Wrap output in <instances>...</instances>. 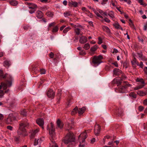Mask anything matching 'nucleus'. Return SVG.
Here are the masks:
<instances>
[{"label": "nucleus", "instance_id": "obj_1", "mask_svg": "<svg viewBox=\"0 0 147 147\" xmlns=\"http://www.w3.org/2000/svg\"><path fill=\"white\" fill-rule=\"evenodd\" d=\"M29 126L28 123L26 122H22L19 124V127L17 131V133L18 135H22L25 136L28 135L25 127Z\"/></svg>", "mask_w": 147, "mask_h": 147}, {"label": "nucleus", "instance_id": "obj_2", "mask_svg": "<svg viewBox=\"0 0 147 147\" xmlns=\"http://www.w3.org/2000/svg\"><path fill=\"white\" fill-rule=\"evenodd\" d=\"M75 140V138L73 133L69 132L66 135L63 142L66 144L69 143L74 142Z\"/></svg>", "mask_w": 147, "mask_h": 147}, {"label": "nucleus", "instance_id": "obj_3", "mask_svg": "<svg viewBox=\"0 0 147 147\" xmlns=\"http://www.w3.org/2000/svg\"><path fill=\"white\" fill-rule=\"evenodd\" d=\"M87 137V135L86 132H84L79 135V139H82V141L81 142H80L79 145V147H86L84 141Z\"/></svg>", "mask_w": 147, "mask_h": 147}, {"label": "nucleus", "instance_id": "obj_4", "mask_svg": "<svg viewBox=\"0 0 147 147\" xmlns=\"http://www.w3.org/2000/svg\"><path fill=\"white\" fill-rule=\"evenodd\" d=\"M9 78L8 80L7 81L6 83H2V85L3 88L5 90L6 89L7 87H10L12 85V82L13 81V79L11 76H9Z\"/></svg>", "mask_w": 147, "mask_h": 147}, {"label": "nucleus", "instance_id": "obj_5", "mask_svg": "<svg viewBox=\"0 0 147 147\" xmlns=\"http://www.w3.org/2000/svg\"><path fill=\"white\" fill-rule=\"evenodd\" d=\"M102 59V57L101 55H99L98 56H95L93 59V63L95 65H98L102 62L101 60Z\"/></svg>", "mask_w": 147, "mask_h": 147}, {"label": "nucleus", "instance_id": "obj_6", "mask_svg": "<svg viewBox=\"0 0 147 147\" xmlns=\"http://www.w3.org/2000/svg\"><path fill=\"white\" fill-rule=\"evenodd\" d=\"M125 83V84L124 86H121L119 87V90L120 92L123 93L125 92L128 88L131 86V84L126 82Z\"/></svg>", "mask_w": 147, "mask_h": 147}, {"label": "nucleus", "instance_id": "obj_7", "mask_svg": "<svg viewBox=\"0 0 147 147\" xmlns=\"http://www.w3.org/2000/svg\"><path fill=\"white\" fill-rule=\"evenodd\" d=\"M16 119V117L12 114H10L6 120V123L9 124H11Z\"/></svg>", "mask_w": 147, "mask_h": 147}, {"label": "nucleus", "instance_id": "obj_8", "mask_svg": "<svg viewBox=\"0 0 147 147\" xmlns=\"http://www.w3.org/2000/svg\"><path fill=\"white\" fill-rule=\"evenodd\" d=\"M75 33L77 35H82V33L81 31V30L79 27H82L81 25H79L78 26L74 25Z\"/></svg>", "mask_w": 147, "mask_h": 147}, {"label": "nucleus", "instance_id": "obj_9", "mask_svg": "<svg viewBox=\"0 0 147 147\" xmlns=\"http://www.w3.org/2000/svg\"><path fill=\"white\" fill-rule=\"evenodd\" d=\"M51 127L49 129V134L52 138L54 137L55 136V128L53 123H50Z\"/></svg>", "mask_w": 147, "mask_h": 147}, {"label": "nucleus", "instance_id": "obj_10", "mask_svg": "<svg viewBox=\"0 0 147 147\" xmlns=\"http://www.w3.org/2000/svg\"><path fill=\"white\" fill-rule=\"evenodd\" d=\"M92 9L94 13L98 17H99L101 18H103V17L101 15H103V12L102 10L99 9L98 10L96 11L94 8Z\"/></svg>", "mask_w": 147, "mask_h": 147}, {"label": "nucleus", "instance_id": "obj_11", "mask_svg": "<svg viewBox=\"0 0 147 147\" xmlns=\"http://www.w3.org/2000/svg\"><path fill=\"white\" fill-rule=\"evenodd\" d=\"M55 93L51 89L48 90L47 92V95L49 98H53L55 96Z\"/></svg>", "mask_w": 147, "mask_h": 147}, {"label": "nucleus", "instance_id": "obj_12", "mask_svg": "<svg viewBox=\"0 0 147 147\" xmlns=\"http://www.w3.org/2000/svg\"><path fill=\"white\" fill-rule=\"evenodd\" d=\"M138 85L134 88V90H136L142 88L145 85L144 82H141L138 83Z\"/></svg>", "mask_w": 147, "mask_h": 147}, {"label": "nucleus", "instance_id": "obj_13", "mask_svg": "<svg viewBox=\"0 0 147 147\" xmlns=\"http://www.w3.org/2000/svg\"><path fill=\"white\" fill-rule=\"evenodd\" d=\"M36 122L43 129H44L43 125L44 124V122L42 119L40 118L37 119L36 120Z\"/></svg>", "mask_w": 147, "mask_h": 147}, {"label": "nucleus", "instance_id": "obj_14", "mask_svg": "<svg viewBox=\"0 0 147 147\" xmlns=\"http://www.w3.org/2000/svg\"><path fill=\"white\" fill-rule=\"evenodd\" d=\"M100 126L97 125L95 126L94 133L96 135L98 136L100 132Z\"/></svg>", "mask_w": 147, "mask_h": 147}, {"label": "nucleus", "instance_id": "obj_15", "mask_svg": "<svg viewBox=\"0 0 147 147\" xmlns=\"http://www.w3.org/2000/svg\"><path fill=\"white\" fill-rule=\"evenodd\" d=\"M57 128H59L60 129L62 128L63 125V123L59 119H58L57 121Z\"/></svg>", "mask_w": 147, "mask_h": 147}, {"label": "nucleus", "instance_id": "obj_16", "mask_svg": "<svg viewBox=\"0 0 147 147\" xmlns=\"http://www.w3.org/2000/svg\"><path fill=\"white\" fill-rule=\"evenodd\" d=\"M87 41V38L86 37L83 36L80 38V42L81 44H84Z\"/></svg>", "mask_w": 147, "mask_h": 147}, {"label": "nucleus", "instance_id": "obj_17", "mask_svg": "<svg viewBox=\"0 0 147 147\" xmlns=\"http://www.w3.org/2000/svg\"><path fill=\"white\" fill-rule=\"evenodd\" d=\"M9 76L10 75H8L7 74H3V71L0 70V78H5L6 77L7 78H9Z\"/></svg>", "mask_w": 147, "mask_h": 147}, {"label": "nucleus", "instance_id": "obj_18", "mask_svg": "<svg viewBox=\"0 0 147 147\" xmlns=\"http://www.w3.org/2000/svg\"><path fill=\"white\" fill-rule=\"evenodd\" d=\"M36 16L38 18H41L43 16L42 13L40 11H38L36 12Z\"/></svg>", "mask_w": 147, "mask_h": 147}, {"label": "nucleus", "instance_id": "obj_19", "mask_svg": "<svg viewBox=\"0 0 147 147\" xmlns=\"http://www.w3.org/2000/svg\"><path fill=\"white\" fill-rule=\"evenodd\" d=\"M86 110V108L85 107H83L78 109V113L79 115H81L83 114Z\"/></svg>", "mask_w": 147, "mask_h": 147}, {"label": "nucleus", "instance_id": "obj_20", "mask_svg": "<svg viewBox=\"0 0 147 147\" xmlns=\"http://www.w3.org/2000/svg\"><path fill=\"white\" fill-rule=\"evenodd\" d=\"M113 72L115 75L119 76L121 73L122 71L121 70L119 69H115L113 70Z\"/></svg>", "mask_w": 147, "mask_h": 147}, {"label": "nucleus", "instance_id": "obj_21", "mask_svg": "<svg viewBox=\"0 0 147 147\" xmlns=\"http://www.w3.org/2000/svg\"><path fill=\"white\" fill-rule=\"evenodd\" d=\"M137 55L139 58L140 60H145V58L144 56H143L142 53H138Z\"/></svg>", "mask_w": 147, "mask_h": 147}, {"label": "nucleus", "instance_id": "obj_22", "mask_svg": "<svg viewBox=\"0 0 147 147\" xmlns=\"http://www.w3.org/2000/svg\"><path fill=\"white\" fill-rule=\"evenodd\" d=\"M39 131V128H38L32 131L31 132V137L33 138L36 135V134Z\"/></svg>", "mask_w": 147, "mask_h": 147}, {"label": "nucleus", "instance_id": "obj_23", "mask_svg": "<svg viewBox=\"0 0 147 147\" xmlns=\"http://www.w3.org/2000/svg\"><path fill=\"white\" fill-rule=\"evenodd\" d=\"M123 113V110L120 108H118L116 111V113L119 116H121L122 115Z\"/></svg>", "mask_w": 147, "mask_h": 147}, {"label": "nucleus", "instance_id": "obj_24", "mask_svg": "<svg viewBox=\"0 0 147 147\" xmlns=\"http://www.w3.org/2000/svg\"><path fill=\"white\" fill-rule=\"evenodd\" d=\"M102 28L104 31H105L108 33H109L110 32V29L107 26H102Z\"/></svg>", "mask_w": 147, "mask_h": 147}, {"label": "nucleus", "instance_id": "obj_25", "mask_svg": "<svg viewBox=\"0 0 147 147\" xmlns=\"http://www.w3.org/2000/svg\"><path fill=\"white\" fill-rule=\"evenodd\" d=\"M43 140H42L41 138H40L39 139H36L34 142V145L36 146L38 145V143H40Z\"/></svg>", "mask_w": 147, "mask_h": 147}, {"label": "nucleus", "instance_id": "obj_26", "mask_svg": "<svg viewBox=\"0 0 147 147\" xmlns=\"http://www.w3.org/2000/svg\"><path fill=\"white\" fill-rule=\"evenodd\" d=\"M78 108L77 107H76L71 111V114L72 115H74L77 113L78 112Z\"/></svg>", "mask_w": 147, "mask_h": 147}, {"label": "nucleus", "instance_id": "obj_27", "mask_svg": "<svg viewBox=\"0 0 147 147\" xmlns=\"http://www.w3.org/2000/svg\"><path fill=\"white\" fill-rule=\"evenodd\" d=\"M137 94L140 96H143L146 95V92L141 90H139L137 92Z\"/></svg>", "mask_w": 147, "mask_h": 147}, {"label": "nucleus", "instance_id": "obj_28", "mask_svg": "<svg viewBox=\"0 0 147 147\" xmlns=\"http://www.w3.org/2000/svg\"><path fill=\"white\" fill-rule=\"evenodd\" d=\"M63 15L65 18L68 17L69 16H71L72 14L70 11H67L64 13Z\"/></svg>", "mask_w": 147, "mask_h": 147}, {"label": "nucleus", "instance_id": "obj_29", "mask_svg": "<svg viewBox=\"0 0 147 147\" xmlns=\"http://www.w3.org/2000/svg\"><path fill=\"white\" fill-rule=\"evenodd\" d=\"M114 26L116 28L121 29L122 30V28L118 23H115L114 24Z\"/></svg>", "mask_w": 147, "mask_h": 147}, {"label": "nucleus", "instance_id": "obj_30", "mask_svg": "<svg viewBox=\"0 0 147 147\" xmlns=\"http://www.w3.org/2000/svg\"><path fill=\"white\" fill-rule=\"evenodd\" d=\"M129 96L132 98H136V95L134 92H131L129 94Z\"/></svg>", "mask_w": 147, "mask_h": 147}, {"label": "nucleus", "instance_id": "obj_31", "mask_svg": "<svg viewBox=\"0 0 147 147\" xmlns=\"http://www.w3.org/2000/svg\"><path fill=\"white\" fill-rule=\"evenodd\" d=\"M132 65L137 64L138 65H139V63L137 62L136 59L135 57H134L133 60L131 61Z\"/></svg>", "mask_w": 147, "mask_h": 147}, {"label": "nucleus", "instance_id": "obj_32", "mask_svg": "<svg viewBox=\"0 0 147 147\" xmlns=\"http://www.w3.org/2000/svg\"><path fill=\"white\" fill-rule=\"evenodd\" d=\"M98 47L96 45H95L93 47H91L90 50L91 51H94L97 49Z\"/></svg>", "mask_w": 147, "mask_h": 147}, {"label": "nucleus", "instance_id": "obj_33", "mask_svg": "<svg viewBox=\"0 0 147 147\" xmlns=\"http://www.w3.org/2000/svg\"><path fill=\"white\" fill-rule=\"evenodd\" d=\"M90 47V46L89 43L85 44L83 47L84 49L85 50H87Z\"/></svg>", "mask_w": 147, "mask_h": 147}, {"label": "nucleus", "instance_id": "obj_34", "mask_svg": "<svg viewBox=\"0 0 147 147\" xmlns=\"http://www.w3.org/2000/svg\"><path fill=\"white\" fill-rule=\"evenodd\" d=\"M37 6L36 5L34 4H33L32 3L30 6L28 7L30 9H35V8H37Z\"/></svg>", "mask_w": 147, "mask_h": 147}, {"label": "nucleus", "instance_id": "obj_35", "mask_svg": "<svg viewBox=\"0 0 147 147\" xmlns=\"http://www.w3.org/2000/svg\"><path fill=\"white\" fill-rule=\"evenodd\" d=\"M69 4L73 5L75 7H77L78 5V3L77 2H73L72 1L69 2Z\"/></svg>", "mask_w": 147, "mask_h": 147}, {"label": "nucleus", "instance_id": "obj_36", "mask_svg": "<svg viewBox=\"0 0 147 147\" xmlns=\"http://www.w3.org/2000/svg\"><path fill=\"white\" fill-rule=\"evenodd\" d=\"M10 4L13 6H16L17 5L18 3L16 1H12L9 2Z\"/></svg>", "mask_w": 147, "mask_h": 147}, {"label": "nucleus", "instance_id": "obj_37", "mask_svg": "<svg viewBox=\"0 0 147 147\" xmlns=\"http://www.w3.org/2000/svg\"><path fill=\"white\" fill-rule=\"evenodd\" d=\"M50 147H58V146L55 143L54 141H52L51 143L50 144Z\"/></svg>", "mask_w": 147, "mask_h": 147}, {"label": "nucleus", "instance_id": "obj_38", "mask_svg": "<svg viewBox=\"0 0 147 147\" xmlns=\"http://www.w3.org/2000/svg\"><path fill=\"white\" fill-rule=\"evenodd\" d=\"M71 29L70 27L68 26L65 28L63 30V32L64 33H66L67 32Z\"/></svg>", "mask_w": 147, "mask_h": 147}, {"label": "nucleus", "instance_id": "obj_39", "mask_svg": "<svg viewBox=\"0 0 147 147\" xmlns=\"http://www.w3.org/2000/svg\"><path fill=\"white\" fill-rule=\"evenodd\" d=\"M21 114L23 116H26L27 115V112L26 110H22L21 111Z\"/></svg>", "mask_w": 147, "mask_h": 147}, {"label": "nucleus", "instance_id": "obj_40", "mask_svg": "<svg viewBox=\"0 0 147 147\" xmlns=\"http://www.w3.org/2000/svg\"><path fill=\"white\" fill-rule=\"evenodd\" d=\"M47 16L50 17H52L53 16V13L50 11H49L47 13Z\"/></svg>", "mask_w": 147, "mask_h": 147}, {"label": "nucleus", "instance_id": "obj_41", "mask_svg": "<svg viewBox=\"0 0 147 147\" xmlns=\"http://www.w3.org/2000/svg\"><path fill=\"white\" fill-rule=\"evenodd\" d=\"M108 15L111 18H114V13L112 11H111L109 13Z\"/></svg>", "mask_w": 147, "mask_h": 147}, {"label": "nucleus", "instance_id": "obj_42", "mask_svg": "<svg viewBox=\"0 0 147 147\" xmlns=\"http://www.w3.org/2000/svg\"><path fill=\"white\" fill-rule=\"evenodd\" d=\"M129 24L130 26L131 27L132 29L134 28V25L133 24L131 20V19H129Z\"/></svg>", "mask_w": 147, "mask_h": 147}, {"label": "nucleus", "instance_id": "obj_43", "mask_svg": "<svg viewBox=\"0 0 147 147\" xmlns=\"http://www.w3.org/2000/svg\"><path fill=\"white\" fill-rule=\"evenodd\" d=\"M85 13L91 18H92L93 17L92 14L89 11H88L87 12Z\"/></svg>", "mask_w": 147, "mask_h": 147}, {"label": "nucleus", "instance_id": "obj_44", "mask_svg": "<svg viewBox=\"0 0 147 147\" xmlns=\"http://www.w3.org/2000/svg\"><path fill=\"white\" fill-rule=\"evenodd\" d=\"M61 89H58V92L57 94V96L58 97H59V99L60 98L61 96Z\"/></svg>", "mask_w": 147, "mask_h": 147}, {"label": "nucleus", "instance_id": "obj_45", "mask_svg": "<svg viewBox=\"0 0 147 147\" xmlns=\"http://www.w3.org/2000/svg\"><path fill=\"white\" fill-rule=\"evenodd\" d=\"M30 28V26L29 25H24L23 26V28L26 30H27L29 28Z\"/></svg>", "mask_w": 147, "mask_h": 147}, {"label": "nucleus", "instance_id": "obj_46", "mask_svg": "<svg viewBox=\"0 0 147 147\" xmlns=\"http://www.w3.org/2000/svg\"><path fill=\"white\" fill-rule=\"evenodd\" d=\"M4 65L9 66L10 65V62L7 61H5L4 63Z\"/></svg>", "mask_w": 147, "mask_h": 147}, {"label": "nucleus", "instance_id": "obj_47", "mask_svg": "<svg viewBox=\"0 0 147 147\" xmlns=\"http://www.w3.org/2000/svg\"><path fill=\"white\" fill-rule=\"evenodd\" d=\"M117 82V86H118V85H120L121 84V82L120 81H117V80L115 79H114L113 81V83L114 82Z\"/></svg>", "mask_w": 147, "mask_h": 147}, {"label": "nucleus", "instance_id": "obj_48", "mask_svg": "<svg viewBox=\"0 0 147 147\" xmlns=\"http://www.w3.org/2000/svg\"><path fill=\"white\" fill-rule=\"evenodd\" d=\"M58 30V28L57 26H55L53 30V32H56Z\"/></svg>", "mask_w": 147, "mask_h": 147}, {"label": "nucleus", "instance_id": "obj_49", "mask_svg": "<svg viewBox=\"0 0 147 147\" xmlns=\"http://www.w3.org/2000/svg\"><path fill=\"white\" fill-rule=\"evenodd\" d=\"M136 81L138 83L141 82H144V81L142 78H137L136 79Z\"/></svg>", "mask_w": 147, "mask_h": 147}, {"label": "nucleus", "instance_id": "obj_50", "mask_svg": "<svg viewBox=\"0 0 147 147\" xmlns=\"http://www.w3.org/2000/svg\"><path fill=\"white\" fill-rule=\"evenodd\" d=\"M111 3L113 6H115V3H117V2L115 0H112L111 1Z\"/></svg>", "mask_w": 147, "mask_h": 147}, {"label": "nucleus", "instance_id": "obj_51", "mask_svg": "<svg viewBox=\"0 0 147 147\" xmlns=\"http://www.w3.org/2000/svg\"><path fill=\"white\" fill-rule=\"evenodd\" d=\"M40 72L41 74H45L46 73L45 70L44 69H40Z\"/></svg>", "mask_w": 147, "mask_h": 147}, {"label": "nucleus", "instance_id": "obj_52", "mask_svg": "<svg viewBox=\"0 0 147 147\" xmlns=\"http://www.w3.org/2000/svg\"><path fill=\"white\" fill-rule=\"evenodd\" d=\"M138 2L140 3L141 5H146V4H145V3L143 4V1L144 0H138Z\"/></svg>", "mask_w": 147, "mask_h": 147}, {"label": "nucleus", "instance_id": "obj_53", "mask_svg": "<svg viewBox=\"0 0 147 147\" xmlns=\"http://www.w3.org/2000/svg\"><path fill=\"white\" fill-rule=\"evenodd\" d=\"M144 109V107L142 106H140L138 107V109L140 111H142Z\"/></svg>", "mask_w": 147, "mask_h": 147}, {"label": "nucleus", "instance_id": "obj_54", "mask_svg": "<svg viewBox=\"0 0 147 147\" xmlns=\"http://www.w3.org/2000/svg\"><path fill=\"white\" fill-rule=\"evenodd\" d=\"M126 78V76L123 74L122 75V77L121 78V80H125Z\"/></svg>", "mask_w": 147, "mask_h": 147}, {"label": "nucleus", "instance_id": "obj_55", "mask_svg": "<svg viewBox=\"0 0 147 147\" xmlns=\"http://www.w3.org/2000/svg\"><path fill=\"white\" fill-rule=\"evenodd\" d=\"M98 43L99 44H100L102 43V40L101 38L100 37H99L98 38Z\"/></svg>", "mask_w": 147, "mask_h": 147}, {"label": "nucleus", "instance_id": "obj_56", "mask_svg": "<svg viewBox=\"0 0 147 147\" xmlns=\"http://www.w3.org/2000/svg\"><path fill=\"white\" fill-rule=\"evenodd\" d=\"M7 128L8 129H9L11 131H12L13 130V127L11 126L8 125L7 126Z\"/></svg>", "mask_w": 147, "mask_h": 147}, {"label": "nucleus", "instance_id": "obj_57", "mask_svg": "<svg viewBox=\"0 0 147 147\" xmlns=\"http://www.w3.org/2000/svg\"><path fill=\"white\" fill-rule=\"evenodd\" d=\"M14 140L16 142H18L19 140V137L17 136H15L14 137Z\"/></svg>", "mask_w": 147, "mask_h": 147}, {"label": "nucleus", "instance_id": "obj_58", "mask_svg": "<svg viewBox=\"0 0 147 147\" xmlns=\"http://www.w3.org/2000/svg\"><path fill=\"white\" fill-rule=\"evenodd\" d=\"M3 95V91L2 90H0V97H2Z\"/></svg>", "mask_w": 147, "mask_h": 147}, {"label": "nucleus", "instance_id": "obj_59", "mask_svg": "<svg viewBox=\"0 0 147 147\" xmlns=\"http://www.w3.org/2000/svg\"><path fill=\"white\" fill-rule=\"evenodd\" d=\"M108 0H103L102 2H101V4L102 5H104L106 4V2L108 1Z\"/></svg>", "mask_w": 147, "mask_h": 147}, {"label": "nucleus", "instance_id": "obj_60", "mask_svg": "<svg viewBox=\"0 0 147 147\" xmlns=\"http://www.w3.org/2000/svg\"><path fill=\"white\" fill-rule=\"evenodd\" d=\"M35 11H36V10L35 9H31V10H30L29 12L30 13L32 14V13H34L35 12Z\"/></svg>", "mask_w": 147, "mask_h": 147}, {"label": "nucleus", "instance_id": "obj_61", "mask_svg": "<svg viewBox=\"0 0 147 147\" xmlns=\"http://www.w3.org/2000/svg\"><path fill=\"white\" fill-rule=\"evenodd\" d=\"M79 54L80 55H84L86 54L83 51H80L79 52Z\"/></svg>", "mask_w": 147, "mask_h": 147}, {"label": "nucleus", "instance_id": "obj_62", "mask_svg": "<svg viewBox=\"0 0 147 147\" xmlns=\"http://www.w3.org/2000/svg\"><path fill=\"white\" fill-rule=\"evenodd\" d=\"M143 103L144 105H147V98L144 100Z\"/></svg>", "mask_w": 147, "mask_h": 147}, {"label": "nucleus", "instance_id": "obj_63", "mask_svg": "<svg viewBox=\"0 0 147 147\" xmlns=\"http://www.w3.org/2000/svg\"><path fill=\"white\" fill-rule=\"evenodd\" d=\"M50 58H53L54 57V54L53 52H51L49 54Z\"/></svg>", "mask_w": 147, "mask_h": 147}, {"label": "nucleus", "instance_id": "obj_64", "mask_svg": "<svg viewBox=\"0 0 147 147\" xmlns=\"http://www.w3.org/2000/svg\"><path fill=\"white\" fill-rule=\"evenodd\" d=\"M144 71L145 73L147 74V67H145L144 69Z\"/></svg>", "mask_w": 147, "mask_h": 147}]
</instances>
